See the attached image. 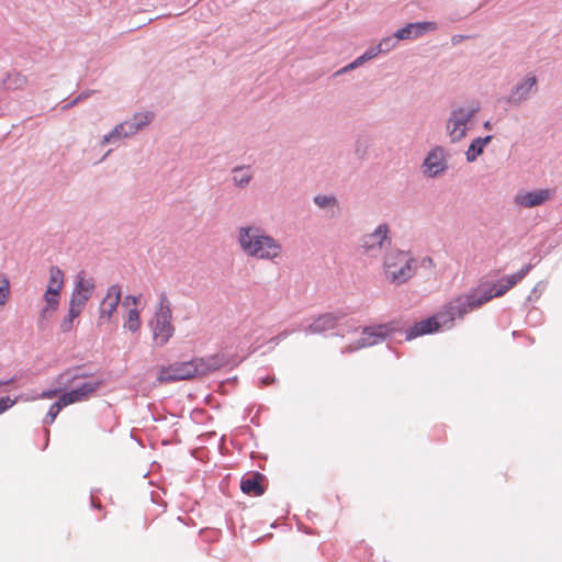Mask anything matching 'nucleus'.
Wrapping results in <instances>:
<instances>
[{"mask_svg":"<svg viewBox=\"0 0 562 562\" xmlns=\"http://www.w3.org/2000/svg\"><path fill=\"white\" fill-rule=\"evenodd\" d=\"M238 243L241 250L249 257L262 260H273L282 252L281 244L266 234L260 226H243L238 232Z\"/></svg>","mask_w":562,"mask_h":562,"instance_id":"1","label":"nucleus"},{"mask_svg":"<svg viewBox=\"0 0 562 562\" xmlns=\"http://www.w3.org/2000/svg\"><path fill=\"white\" fill-rule=\"evenodd\" d=\"M148 326L151 329L153 342L156 347L165 346L175 335L171 303L165 292L159 295L158 304L154 316L148 322Z\"/></svg>","mask_w":562,"mask_h":562,"instance_id":"2","label":"nucleus"},{"mask_svg":"<svg viewBox=\"0 0 562 562\" xmlns=\"http://www.w3.org/2000/svg\"><path fill=\"white\" fill-rule=\"evenodd\" d=\"M509 290L503 278L497 282L480 286L465 296L458 297L456 304L451 307L459 315H465L470 311L482 306L494 297L504 295Z\"/></svg>","mask_w":562,"mask_h":562,"instance_id":"3","label":"nucleus"},{"mask_svg":"<svg viewBox=\"0 0 562 562\" xmlns=\"http://www.w3.org/2000/svg\"><path fill=\"white\" fill-rule=\"evenodd\" d=\"M454 304L456 300L450 302L443 312L427 317L420 322H416L405 331V339L412 340L423 335L436 333L442 328L452 327L456 318H462L464 316L454 313L456 311L451 308Z\"/></svg>","mask_w":562,"mask_h":562,"instance_id":"4","label":"nucleus"},{"mask_svg":"<svg viewBox=\"0 0 562 562\" xmlns=\"http://www.w3.org/2000/svg\"><path fill=\"white\" fill-rule=\"evenodd\" d=\"M402 327L400 322L391 321L389 323L366 326L362 328V337L355 344L347 346L342 353L353 352L361 348L371 347L383 342L386 338L392 337L395 333H401Z\"/></svg>","mask_w":562,"mask_h":562,"instance_id":"5","label":"nucleus"},{"mask_svg":"<svg viewBox=\"0 0 562 562\" xmlns=\"http://www.w3.org/2000/svg\"><path fill=\"white\" fill-rule=\"evenodd\" d=\"M416 268V260L409 258L405 251L389 254L385 257V276L392 283L402 284L406 282L415 274Z\"/></svg>","mask_w":562,"mask_h":562,"instance_id":"6","label":"nucleus"},{"mask_svg":"<svg viewBox=\"0 0 562 562\" xmlns=\"http://www.w3.org/2000/svg\"><path fill=\"white\" fill-rule=\"evenodd\" d=\"M479 111L480 106L477 104L452 108L446 122V131L451 143L460 142L467 136L470 128L469 123L475 117Z\"/></svg>","mask_w":562,"mask_h":562,"instance_id":"7","label":"nucleus"},{"mask_svg":"<svg viewBox=\"0 0 562 562\" xmlns=\"http://www.w3.org/2000/svg\"><path fill=\"white\" fill-rule=\"evenodd\" d=\"M64 272L57 266L49 267V279L44 293L45 305L41 311L43 318L52 316L59 307L64 286Z\"/></svg>","mask_w":562,"mask_h":562,"instance_id":"8","label":"nucleus"},{"mask_svg":"<svg viewBox=\"0 0 562 562\" xmlns=\"http://www.w3.org/2000/svg\"><path fill=\"white\" fill-rule=\"evenodd\" d=\"M199 375V369L194 359L183 362H175L167 368H162L158 375L161 383L189 380Z\"/></svg>","mask_w":562,"mask_h":562,"instance_id":"9","label":"nucleus"},{"mask_svg":"<svg viewBox=\"0 0 562 562\" xmlns=\"http://www.w3.org/2000/svg\"><path fill=\"white\" fill-rule=\"evenodd\" d=\"M422 167L425 176L437 178L448 169V153L442 146H436L427 154Z\"/></svg>","mask_w":562,"mask_h":562,"instance_id":"10","label":"nucleus"},{"mask_svg":"<svg viewBox=\"0 0 562 562\" xmlns=\"http://www.w3.org/2000/svg\"><path fill=\"white\" fill-rule=\"evenodd\" d=\"M537 89V77L532 74H528L521 81L512 88L510 93L507 97V102L512 105L518 106L536 93Z\"/></svg>","mask_w":562,"mask_h":562,"instance_id":"11","label":"nucleus"},{"mask_svg":"<svg viewBox=\"0 0 562 562\" xmlns=\"http://www.w3.org/2000/svg\"><path fill=\"white\" fill-rule=\"evenodd\" d=\"M121 302V288L119 284H113L108 289V292L102 300L99 308L98 325L101 326L112 321L113 314Z\"/></svg>","mask_w":562,"mask_h":562,"instance_id":"12","label":"nucleus"},{"mask_svg":"<svg viewBox=\"0 0 562 562\" xmlns=\"http://www.w3.org/2000/svg\"><path fill=\"white\" fill-rule=\"evenodd\" d=\"M347 313L345 312H328L319 315L313 321L312 324L305 328L306 334H323L327 330L337 328L339 322L345 319Z\"/></svg>","mask_w":562,"mask_h":562,"instance_id":"13","label":"nucleus"},{"mask_svg":"<svg viewBox=\"0 0 562 562\" xmlns=\"http://www.w3.org/2000/svg\"><path fill=\"white\" fill-rule=\"evenodd\" d=\"M102 385L101 381H89L85 382L81 385L74 387L67 392H64L61 395L63 404H74L77 402H82L88 400L91 394H93L99 387Z\"/></svg>","mask_w":562,"mask_h":562,"instance_id":"14","label":"nucleus"},{"mask_svg":"<svg viewBox=\"0 0 562 562\" xmlns=\"http://www.w3.org/2000/svg\"><path fill=\"white\" fill-rule=\"evenodd\" d=\"M385 241L390 243L389 226L383 223L380 224L372 233L366 234L360 239V247L367 252L374 249H381Z\"/></svg>","mask_w":562,"mask_h":562,"instance_id":"15","label":"nucleus"},{"mask_svg":"<svg viewBox=\"0 0 562 562\" xmlns=\"http://www.w3.org/2000/svg\"><path fill=\"white\" fill-rule=\"evenodd\" d=\"M266 476L260 472H249L243 475L240 480V490L246 495L260 496L266 491Z\"/></svg>","mask_w":562,"mask_h":562,"instance_id":"16","label":"nucleus"},{"mask_svg":"<svg viewBox=\"0 0 562 562\" xmlns=\"http://www.w3.org/2000/svg\"><path fill=\"white\" fill-rule=\"evenodd\" d=\"M194 363H196L199 369V375H206L227 366L229 357L226 353L220 352L207 357L194 358Z\"/></svg>","mask_w":562,"mask_h":562,"instance_id":"17","label":"nucleus"},{"mask_svg":"<svg viewBox=\"0 0 562 562\" xmlns=\"http://www.w3.org/2000/svg\"><path fill=\"white\" fill-rule=\"evenodd\" d=\"M435 30H437L436 22L425 21L408 23L396 31V37L400 40H413Z\"/></svg>","mask_w":562,"mask_h":562,"instance_id":"18","label":"nucleus"},{"mask_svg":"<svg viewBox=\"0 0 562 562\" xmlns=\"http://www.w3.org/2000/svg\"><path fill=\"white\" fill-rule=\"evenodd\" d=\"M550 198L551 191L549 189H540L525 193H518L515 196V202L522 207H535L542 205L549 201Z\"/></svg>","mask_w":562,"mask_h":562,"instance_id":"19","label":"nucleus"},{"mask_svg":"<svg viewBox=\"0 0 562 562\" xmlns=\"http://www.w3.org/2000/svg\"><path fill=\"white\" fill-rule=\"evenodd\" d=\"M492 135L474 138L469 145L468 150L465 151L467 161H475L477 157L483 154L485 146L492 140Z\"/></svg>","mask_w":562,"mask_h":562,"instance_id":"20","label":"nucleus"},{"mask_svg":"<svg viewBox=\"0 0 562 562\" xmlns=\"http://www.w3.org/2000/svg\"><path fill=\"white\" fill-rule=\"evenodd\" d=\"M94 281L93 279H87L85 277V272H79L75 278V286L72 291H79V293L87 294L89 296L92 295L94 291Z\"/></svg>","mask_w":562,"mask_h":562,"instance_id":"21","label":"nucleus"},{"mask_svg":"<svg viewBox=\"0 0 562 562\" xmlns=\"http://www.w3.org/2000/svg\"><path fill=\"white\" fill-rule=\"evenodd\" d=\"M249 167L237 166L233 168V182L238 188H245L249 184L252 179V175L248 171Z\"/></svg>","mask_w":562,"mask_h":562,"instance_id":"22","label":"nucleus"},{"mask_svg":"<svg viewBox=\"0 0 562 562\" xmlns=\"http://www.w3.org/2000/svg\"><path fill=\"white\" fill-rule=\"evenodd\" d=\"M154 119V114L151 112H140L135 113L133 117L128 119L133 124L134 132L136 134L142 131L145 126H147L151 120Z\"/></svg>","mask_w":562,"mask_h":562,"instance_id":"23","label":"nucleus"},{"mask_svg":"<svg viewBox=\"0 0 562 562\" xmlns=\"http://www.w3.org/2000/svg\"><path fill=\"white\" fill-rule=\"evenodd\" d=\"M126 138V132L123 125L117 124L114 128L102 137L101 144H114L121 139Z\"/></svg>","mask_w":562,"mask_h":562,"instance_id":"24","label":"nucleus"},{"mask_svg":"<svg viewBox=\"0 0 562 562\" xmlns=\"http://www.w3.org/2000/svg\"><path fill=\"white\" fill-rule=\"evenodd\" d=\"M532 265L528 263L524 266L519 271L514 274L503 277V280L508 285L509 290L515 286L519 281H521L531 270Z\"/></svg>","mask_w":562,"mask_h":562,"instance_id":"25","label":"nucleus"},{"mask_svg":"<svg viewBox=\"0 0 562 562\" xmlns=\"http://www.w3.org/2000/svg\"><path fill=\"white\" fill-rule=\"evenodd\" d=\"M67 404H63L61 397L59 396L57 401H55L48 408V412L46 413V416L43 418V424L50 425L54 423L55 418L59 414V412L66 407Z\"/></svg>","mask_w":562,"mask_h":562,"instance_id":"26","label":"nucleus"},{"mask_svg":"<svg viewBox=\"0 0 562 562\" xmlns=\"http://www.w3.org/2000/svg\"><path fill=\"white\" fill-rule=\"evenodd\" d=\"M142 322L139 311L137 308H131L128 311L127 321L124 325L132 333H137L140 329Z\"/></svg>","mask_w":562,"mask_h":562,"instance_id":"27","label":"nucleus"},{"mask_svg":"<svg viewBox=\"0 0 562 562\" xmlns=\"http://www.w3.org/2000/svg\"><path fill=\"white\" fill-rule=\"evenodd\" d=\"M90 297L87 294L79 293V291H72L69 306L82 313Z\"/></svg>","mask_w":562,"mask_h":562,"instance_id":"28","label":"nucleus"},{"mask_svg":"<svg viewBox=\"0 0 562 562\" xmlns=\"http://www.w3.org/2000/svg\"><path fill=\"white\" fill-rule=\"evenodd\" d=\"M81 314V312L68 307L67 316L60 322L59 329L61 333H69L72 329L74 321Z\"/></svg>","mask_w":562,"mask_h":562,"instance_id":"29","label":"nucleus"},{"mask_svg":"<svg viewBox=\"0 0 562 562\" xmlns=\"http://www.w3.org/2000/svg\"><path fill=\"white\" fill-rule=\"evenodd\" d=\"M358 325L353 318L341 319L337 326V336L344 337L346 334L357 331Z\"/></svg>","mask_w":562,"mask_h":562,"instance_id":"30","label":"nucleus"},{"mask_svg":"<svg viewBox=\"0 0 562 562\" xmlns=\"http://www.w3.org/2000/svg\"><path fill=\"white\" fill-rule=\"evenodd\" d=\"M314 203L321 209L337 207L338 201L334 195H315L313 199Z\"/></svg>","mask_w":562,"mask_h":562,"instance_id":"31","label":"nucleus"},{"mask_svg":"<svg viewBox=\"0 0 562 562\" xmlns=\"http://www.w3.org/2000/svg\"><path fill=\"white\" fill-rule=\"evenodd\" d=\"M398 41L401 40L396 37L395 32L393 35L384 37L380 41L376 52L389 53L397 45Z\"/></svg>","mask_w":562,"mask_h":562,"instance_id":"32","label":"nucleus"},{"mask_svg":"<svg viewBox=\"0 0 562 562\" xmlns=\"http://www.w3.org/2000/svg\"><path fill=\"white\" fill-rule=\"evenodd\" d=\"M10 294V283L5 276L0 274V306L4 305Z\"/></svg>","mask_w":562,"mask_h":562,"instance_id":"33","label":"nucleus"},{"mask_svg":"<svg viewBox=\"0 0 562 562\" xmlns=\"http://www.w3.org/2000/svg\"><path fill=\"white\" fill-rule=\"evenodd\" d=\"M368 151V143L363 138H358L355 144V153L360 158L363 159Z\"/></svg>","mask_w":562,"mask_h":562,"instance_id":"34","label":"nucleus"},{"mask_svg":"<svg viewBox=\"0 0 562 562\" xmlns=\"http://www.w3.org/2000/svg\"><path fill=\"white\" fill-rule=\"evenodd\" d=\"M376 49H378V45L374 47H370L362 55H360L358 57V61L363 65L366 61H369L372 58L376 57L381 53V52H376Z\"/></svg>","mask_w":562,"mask_h":562,"instance_id":"35","label":"nucleus"},{"mask_svg":"<svg viewBox=\"0 0 562 562\" xmlns=\"http://www.w3.org/2000/svg\"><path fill=\"white\" fill-rule=\"evenodd\" d=\"M91 94V91H85V92H81L79 95H77L71 102L63 105L61 110H68L72 106H75L76 104H78L80 101L87 99L88 97H90Z\"/></svg>","mask_w":562,"mask_h":562,"instance_id":"36","label":"nucleus"},{"mask_svg":"<svg viewBox=\"0 0 562 562\" xmlns=\"http://www.w3.org/2000/svg\"><path fill=\"white\" fill-rule=\"evenodd\" d=\"M15 400H11L10 396L0 397V415L13 406Z\"/></svg>","mask_w":562,"mask_h":562,"instance_id":"37","label":"nucleus"},{"mask_svg":"<svg viewBox=\"0 0 562 562\" xmlns=\"http://www.w3.org/2000/svg\"><path fill=\"white\" fill-rule=\"evenodd\" d=\"M362 64L358 61V57L351 61L350 64H348L347 66L342 67L341 69H339L338 71L335 72V76H339L341 74H345L349 70H352L359 66H361Z\"/></svg>","mask_w":562,"mask_h":562,"instance_id":"38","label":"nucleus"},{"mask_svg":"<svg viewBox=\"0 0 562 562\" xmlns=\"http://www.w3.org/2000/svg\"><path fill=\"white\" fill-rule=\"evenodd\" d=\"M544 286L546 285L542 282L537 283L536 286L532 289L530 295L528 296V301L533 300V297L538 299L541 292L543 291Z\"/></svg>","mask_w":562,"mask_h":562,"instance_id":"39","label":"nucleus"},{"mask_svg":"<svg viewBox=\"0 0 562 562\" xmlns=\"http://www.w3.org/2000/svg\"><path fill=\"white\" fill-rule=\"evenodd\" d=\"M97 493H99V490H91V492H90V505L94 509H100L101 508V503L97 498Z\"/></svg>","mask_w":562,"mask_h":562,"instance_id":"40","label":"nucleus"},{"mask_svg":"<svg viewBox=\"0 0 562 562\" xmlns=\"http://www.w3.org/2000/svg\"><path fill=\"white\" fill-rule=\"evenodd\" d=\"M294 330H283L281 331L279 335L272 337L269 342L273 344V345H278L280 344V341H282L283 339H285L291 333H293Z\"/></svg>","mask_w":562,"mask_h":562,"instance_id":"41","label":"nucleus"},{"mask_svg":"<svg viewBox=\"0 0 562 562\" xmlns=\"http://www.w3.org/2000/svg\"><path fill=\"white\" fill-rule=\"evenodd\" d=\"M121 125H123L125 132H126V137H130V136H133L136 134V132H134V127H133V124L131 123L130 120H126L122 123H120Z\"/></svg>","mask_w":562,"mask_h":562,"instance_id":"42","label":"nucleus"},{"mask_svg":"<svg viewBox=\"0 0 562 562\" xmlns=\"http://www.w3.org/2000/svg\"><path fill=\"white\" fill-rule=\"evenodd\" d=\"M25 82V79L22 78V77H16V80L14 82V86L11 85V82H8L7 83V88L8 89H18V88H21L23 86V83Z\"/></svg>","mask_w":562,"mask_h":562,"instance_id":"43","label":"nucleus"},{"mask_svg":"<svg viewBox=\"0 0 562 562\" xmlns=\"http://www.w3.org/2000/svg\"><path fill=\"white\" fill-rule=\"evenodd\" d=\"M130 303L137 304L138 303V297L135 296V295H127V296H125L123 304L124 305H128Z\"/></svg>","mask_w":562,"mask_h":562,"instance_id":"44","label":"nucleus"},{"mask_svg":"<svg viewBox=\"0 0 562 562\" xmlns=\"http://www.w3.org/2000/svg\"><path fill=\"white\" fill-rule=\"evenodd\" d=\"M274 380H276L274 376L267 375V376L260 379V385L261 386L269 385V384L273 383Z\"/></svg>","mask_w":562,"mask_h":562,"instance_id":"45","label":"nucleus"},{"mask_svg":"<svg viewBox=\"0 0 562 562\" xmlns=\"http://www.w3.org/2000/svg\"><path fill=\"white\" fill-rule=\"evenodd\" d=\"M422 266H423V267H425V268H428V267L434 266V260H432V258H430V257H425V258H423V260H422Z\"/></svg>","mask_w":562,"mask_h":562,"instance_id":"46","label":"nucleus"},{"mask_svg":"<svg viewBox=\"0 0 562 562\" xmlns=\"http://www.w3.org/2000/svg\"><path fill=\"white\" fill-rule=\"evenodd\" d=\"M464 38H467V36H464V35H453L451 37V42L453 45H457V44L461 43Z\"/></svg>","mask_w":562,"mask_h":562,"instance_id":"47","label":"nucleus"},{"mask_svg":"<svg viewBox=\"0 0 562 562\" xmlns=\"http://www.w3.org/2000/svg\"><path fill=\"white\" fill-rule=\"evenodd\" d=\"M88 373L82 372L80 368L76 370V373L71 376V379L87 378Z\"/></svg>","mask_w":562,"mask_h":562,"instance_id":"48","label":"nucleus"},{"mask_svg":"<svg viewBox=\"0 0 562 562\" xmlns=\"http://www.w3.org/2000/svg\"><path fill=\"white\" fill-rule=\"evenodd\" d=\"M56 393H57V391H56V390H55V391H50V392H43V393H42V396H43V397H48V398H50V397H53Z\"/></svg>","mask_w":562,"mask_h":562,"instance_id":"49","label":"nucleus"},{"mask_svg":"<svg viewBox=\"0 0 562 562\" xmlns=\"http://www.w3.org/2000/svg\"><path fill=\"white\" fill-rule=\"evenodd\" d=\"M484 128L485 130H491L492 128V125H491V122L490 121H486L484 124H483Z\"/></svg>","mask_w":562,"mask_h":562,"instance_id":"50","label":"nucleus"},{"mask_svg":"<svg viewBox=\"0 0 562 562\" xmlns=\"http://www.w3.org/2000/svg\"><path fill=\"white\" fill-rule=\"evenodd\" d=\"M536 313H537V311H530L528 314V318L530 319L532 317V315H535Z\"/></svg>","mask_w":562,"mask_h":562,"instance_id":"51","label":"nucleus"},{"mask_svg":"<svg viewBox=\"0 0 562 562\" xmlns=\"http://www.w3.org/2000/svg\"><path fill=\"white\" fill-rule=\"evenodd\" d=\"M111 151H112V150H111V149H109V150L106 151V154L103 156V158L101 159V161H102V160H104V159H105V158L111 154Z\"/></svg>","mask_w":562,"mask_h":562,"instance_id":"52","label":"nucleus"},{"mask_svg":"<svg viewBox=\"0 0 562 562\" xmlns=\"http://www.w3.org/2000/svg\"><path fill=\"white\" fill-rule=\"evenodd\" d=\"M45 434H46V437L48 438V436H49V430H47V429H46V430H45Z\"/></svg>","mask_w":562,"mask_h":562,"instance_id":"53","label":"nucleus"},{"mask_svg":"<svg viewBox=\"0 0 562 562\" xmlns=\"http://www.w3.org/2000/svg\"><path fill=\"white\" fill-rule=\"evenodd\" d=\"M3 383H4V382H1V381H0V385H1V384H3Z\"/></svg>","mask_w":562,"mask_h":562,"instance_id":"54","label":"nucleus"}]
</instances>
